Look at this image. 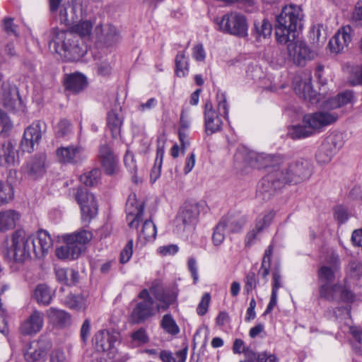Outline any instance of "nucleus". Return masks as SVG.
I'll list each match as a JSON object with an SVG mask.
<instances>
[{"label": "nucleus", "instance_id": "2f4dec72", "mask_svg": "<svg viewBox=\"0 0 362 362\" xmlns=\"http://www.w3.org/2000/svg\"><path fill=\"white\" fill-rule=\"evenodd\" d=\"M339 269V264L337 260L332 266L323 265L320 267L318 270V279L320 285L326 283H333Z\"/></svg>", "mask_w": 362, "mask_h": 362}, {"label": "nucleus", "instance_id": "6e6552de", "mask_svg": "<svg viewBox=\"0 0 362 362\" xmlns=\"http://www.w3.org/2000/svg\"><path fill=\"white\" fill-rule=\"evenodd\" d=\"M141 300L136 305L132 313V320L135 324L144 322L153 316L160 310L159 304H156L147 289H143L139 294Z\"/></svg>", "mask_w": 362, "mask_h": 362}, {"label": "nucleus", "instance_id": "6ab92c4d", "mask_svg": "<svg viewBox=\"0 0 362 362\" xmlns=\"http://www.w3.org/2000/svg\"><path fill=\"white\" fill-rule=\"evenodd\" d=\"M135 194H131L127 202V218L131 228H138L139 221L142 219L144 214L143 203H138L135 199Z\"/></svg>", "mask_w": 362, "mask_h": 362}, {"label": "nucleus", "instance_id": "c9c22d12", "mask_svg": "<svg viewBox=\"0 0 362 362\" xmlns=\"http://www.w3.org/2000/svg\"><path fill=\"white\" fill-rule=\"evenodd\" d=\"M47 317L53 324L64 326L70 320L69 315L62 310L50 308L47 310Z\"/></svg>", "mask_w": 362, "mask_h": 362}, {"label": "nucleus", "instance_id": "774afa93", "mask_svg": "<svg viewBox=\"0 0 362 362\" xmlns=\"http://www.w3.org/2000/svg\"><path fill=\"white\" fill-rule=\"evenodd\" d=\"M49 362H66V357L63 351L53 350L49 355Z\"/></svg>", "mask_w": 362, "mask_h": 362}, {"label": "nucleus", "instance_id": "0eeeda50", "mask_svg": "<svg viewBox=\"0 0 362 362\" xmlns=\"http://www.w3.org/2000/svg\"><path fill=\"white\" fill-rule=\"evenodd\" d=\"M91 239V234L82 230L64 236L65 244L56 250V255L62 259H74L84 250V245Z\"/></svg>", "mask_w": 362, "mask_h": 362}, {"label": "nucleus", "instance_id": "5fc2aeb1", "mask_svg": "<svg viewBox=\"0 0 362 362\" xmlns=\"http://www.w3.org/2000/svg\"><path fill=\"white\" fill-rule=\"evenodd\" d=\"M257 281L255 273L250 272L247 274L245 279V291L249 294L253 289L257 287Z\"/></svg>", "mask_w": 362, "mask_h": 362}, {"label": "nucleus", "instance_id": "412c9836", "mask_svg": "<svg viewBox=\"0 0 362 362\" xmlns=\"http://www.w3.org/2000/svg\"><path fill=\"white\" fill-rule=\"evenodd\" d=\"M94 341L98 351H107L115 346L117 334L110 333L106 329L100 330L95 334Z\"/></svg>", "mask_w": 362, "mask_h": 362}, {"label": "nucleus", "instance_id": "37998d69", "mask_svg": "<svg viewBox=\"0 0 362 362\" xmlns=\"http://www.w3.org/2000/svg\"><path fill=\"white\" fill-rule=\"evenodd\" d=\"M77 18L76 10L74 6L62 7L59 13L60 23L66 25H71Z\"/></svg>", "mask_w": 362, "mask_h": 362}, {"label": "nucleus", "instance_id": "9d476101", "mask_svg": "<svg viewBox=\"0 0 362 362\" xmlns=\"http://www.w3.org/2000/svg\"><path fill=\"white\" fill-rule=\"evenodd\" d=\"M47 125L42 121H36L28 127L23 134L21 143V148L24 152L31 153L35 149V145L38 144L42 134L46 132Z\"/></svg>", "mask_w": 362, "mask_h": 362}, {"label": "nucleus", "instance_id": "de8ad7c7", "mask_svg": "<svg viewBox=\"0 0 362 362\" xmlns=\"http://www.w3.org/2000/svg\"><path fill=\"white\" fill-rule=\"evenodd\" d=\"M161 327L166 332L172 335H175L180 332L178 326L170 314H166L163 317Z\"/></svg>", "mask_w": 362, "mask_h": 362}, {"label": "nucleus", "instance_id": "393cba45", "mask_svg": "<svg viewBox=\"0 0 362 362\" xmlns=\"http://www.w3.org/2000/svg\"><path fill=\"white\" fill-rule=\"evenodd\" d=\"M87 86V80L84 75L78 73L66 75L64 79L65 88L73 93H78Z\"/></svg>", "mask_w": 362, "mask_h": 362}, {"label": "nucleus", "instance_id": "ea45409f", "mask_svg": "<svg viewBox=\"0 0 362 362\" xmlns=\"http://www.w3.org/2000/svg\"><path fill=\"white\" fill-rule=\"evenodd\" d=\"M175 74L178 77H185L189 72V62L183 52L177 53L175 57Z\"/></svg>", "mask_w": 362, "mask_h": 362}, {"label": "nucleus", "instance_id": "49530a36", "mask_svg": "<svg viewBox=\"0 0 362 362\" xmlns=\"http://www.w3.org/2000/svg\"><path fill=\"white\" fill-rule=\"evenodd\" d=\"M220 221L225 222V229L230 233L240 231L243 224L237 217L230 216L223 217Z\"/></svg>", "mask_w": 362, "mask_h": 362}, {"label": "nucleus", "instance_id": "2eb2a0df", "mask_svg": "<svg viewBox=\"0 0 362 362\" xmlns=\"http://www.w3.org/2000/svg\"><path fill=\"white\" fill-rule=\"evenodd\" d=\"M56 155L59 162L62 163L78 164L86 158L80 146H62L57 149Z\"/></svg>", "mask_w": 362, "mask_h": 362}, {"label": "nucleus", "instance_id": "b1692460", "mask_svg": "<svg viewBox=\"0 0 362 362\" xmlns=\"http://www.w3.org/2000/svg\"><path fill=\"white\" fill-rule=\"evenodd\" d=\"M121 110V107H116L108 112L107 115V127L113 138H117L120 135L121 127L123 122Z\"/></svg>", "mask_w": 362, "mask_h": 362}, {"label": "nucleus", "instance_id": "c756f323", "mask_svg": "<svg viewBox=\"0 0 362 362\" xmlns=\"http://www.w3.org/2000/svg\"><path fill=\"white\" fill-rule=\"evenodd\" d=\"M20 215L14 210H6L0 212V232H6L15 228Z\"/></svg>", "mask_w": 362, "mask_h": 362}, {"label": "nucleus", "instance_id": "cd10ccee", "mask_svg": "<svg viewBox=\"0 0 362 362\" xmlns=\"http://www.w3.org/2000/svg\"><path fill=\"white\" fill-rule=\"evenodd\" d=\"M274 157L264 153H259L255 151L248 153L245 158L247 162L253 168H262L269 167L273 161Z\"/></svg>", "mask_w": 362, "mask_h": 362}, {"label": "nucleus", "instance_id": "7ed1b4c3", "mask_svg": "<svg viewBox=\"0 0 362 362\" xmlns=\"http://www.w3.org/2000/svg\"><path fill=\"white\" fill-rule=\"evenodd\" d=\"M303 13L299 6L286 5L276 16L275 35L279 43H286L296 38L298 30L303 27Z\"/></svg>", "mask_w": 362, "mask_h": 362}, {"label": "nucleus", "instance_id": "423d86ee", "mask_svg": "<svg viewBox=\"0 0 362 362\" xmlns=\"http://www.w3.org/2000/svg\"><path fill=\"white\" fill-rule=\"evenodd\" d=\"M217 29L228 35L240 38L247 36L248 23L247 18L238 12H230L214 19Z\"/></svg>", "mask_w": 362, "mask_h": 362}, {"label": "nucleus", "instance_id": "e2e57ef3", "mask_svg": "<svg viewBox=\"0 0 362 362\" xmlns=\"http://www.w3.org/2000/svg\"><path fill=\"white\" fill-rule=\"evenodd\" d=\"M295 90L298 94L302 95L303 98H306L312 90L311 84L310 82H302L295 87Z\"/></svg>", "mask_w": 362, "mask_h": 362}, {"label": "nucleus", "instance_id": "f8f14e48", "mask_svg": "<svg viewBox=\"0 0 362 362\" xmlns=\"http://www.w3.org/2000/svg\"><path fill=\"white\" fill-rule=\"evenodd\" d=\"M287 49L289 57L299 66H303L305 61L313 59L317 55L316 52L310 50L302 41H288Z\"/></svg>", "mask_w": 362, "mask_h": 362}, {"label": "nucleus", "instance_id": "603ef678", "mask_svg": "<svg viewBox=\"0 0 362 362\" xmlns=\"http://www.w3.org/2000/svg\"><path fill=\"white\" fill-rule=\"evenodd\" d=\"M323 144H327L335 153L340 149L343 146L342 136L341 134H332L327 137L323 141Z\"/></svg>", "mask_w": 362, "mask_h": 362}, {"label": "nucleus", "instance_id": "20e7f679", "mask_svg": "<svg viewBox=\"0 0 362 362\" xmlns=\"http://www.w3.org/2000/svg\"><path fill=\"white\" fill-rule=\"evenodd\" d=\"M50 35L52 39L49 43V48L53 47L54 51L66 61H78L86 52L78 37L71 32L52 28Z\"/></svg>", "mask_w": 362, "mask_h": 362}, {"label": "nucleus", "instance_id": "4d7b16f0", "mask_svg": "<svg viewBox=\"0 0 362 362\" xmlns=\"http://www.w3.org/2000/svg\"><path fill=\"white\" fill-rule=\"evenodd\" d=\"M133 253V240H129L123 250L121 251L119 261L122 264L127 263Z\"/></svg>", "mask_w": 362, "mask_h": 362}, {"label": "nucleus", "instance_id": "f3484780", "mask_svg": "<svg viewBox=\"0 0 362 362\" xmlns=\"http://www.w3.org/2000/svg\"><path fill=\"white\" fill-rule=\"evenodd\" d=\"M199 215V209L197 203H186L180 210L177 216V223H181L184 229L187 226H194Z\"/></svg>", "mask_w": 362, "mask_h": 362}, {"label": "nucleus", "instance_id": "c03bdc74", "mask_svg": "<svg viewBox=\"0 0 362 362\" xmlns=\"http://www.w3.org/2000/svg\"><path fill=\"white\" fill-rule=\"evenodd\" d=\"M335 153L330 147L322 143L316 153L317 161L321 164L328 163Z\"/></svg>", "mask_w": 362, "mask_h": 362}, {"label": "nucleus", "instance_id": "bb28decb", "mask_svg": "<svg viewBox=\"0 0 362 362\" xmlns=\"http://www.w3.org/2000/svg\"><path fill=\"white\" fill-rule=\"evenodd\" d=\"M15 149L9 141H0V166L8 167L15 162Z\"/></svg>", "mask_w": 362, "mask_h": 362}, {"label": "nucleus", "instance_id": "ddd939ff", "mask_svg": "<svg viewBox=\"0 0 362 362\" xmlns=\"http://www.w3.org/2000/svg\"><path fill=\"white\" fill-rule=\"evenodd\" d=\"M52 344L45 339L31 341L26 347L24 358L27 362H44Z\"/></svg>", "mask_w": 362, "mask_h": 362}, {"label": "nucleus", "instance_id": "09e8293b", "mask_svg": "<svg viewBox=\"0 0 362 362\" xmlns=\"http://www.w3.org/2000/svg\"><path fill=\"white\" fill-rule=\"evenodd\" d=\"M100 177V171L95 168L86 173L80 176V181L86 186H93L96 185Z\"/></svg>", "mask_w": 362, "mask_h": 362}, {"label": "nucleus", "instance_id": "a211bd4d", "mask_svg": "<svg viewBox=\"0 0 362 362\" xmlns=\"http://www.w3.org/2000/svg\"><path fill=\"white\" fill-rule=\"evenodd\" d=\"M43 324V313L38 310H34L33 313L21 323L20 332L23 335H33L41 330Z\"/></svg>", "mask_w": 362, "mask_h": 362}, {"label": "nucleus", "instance_id": "79ce46f5", "mask_svg": "<svg viewBox=\"0 0 362 362\" xmlns=\"http://www.w3.org/2000/svg\"><path fill=\"white\" fill-rule=\"evenodd\" d=\"M93 29V25L91 22L88 21H84L79 22L78 23L73 25L71 30H66L67 32H71L74 35H78L79 37H88L90 35Z\"/></svg>", "mask_w": 362, "mask_h": 362}, {"label": "nucleus", "instance_id": "7c9ffc66", "mask_svg": "<svg viewBox=\"0 0 362 362\" xmlns=\"http://www.w3.org/2000/svg\"><path fill=\"white\" fill-rule=\"evenodd\" d=\"M57 280L65 285H74L78 281V272L71 269L58 267L55 269Z\"/></svg>", "mask_w": 362, "mask_h": 362}, {"label": "nucleus", "instance_id": "8fccbe9b", "mask_svg": "<svg viewBox=\"0 0 362 362\" xmlns=\"http://www.w3.org/2000/svg\"><path fill=\"white\" fill-rule=\"evenodd\" d=\"M225 222L219 221L214 230L212 235V242L215 246H219L225 240L226 233Z\"/></svg>", "mask_w": 362, "mask_h": 362}, {"label": "nucleus", "instance_id": "473e14b6", "mask_svg": "<svg viewBox=\"0 0 362 362\" xmlns=\"http://www.w3.org/2000/svg\"><path fill=\"white\" fill-rule=\"evenodd\" d=\"M95 31L97 35L99 31L101 33L105 42L108 45L117 42L119 39V34L117 28L112 25H98L95 28Z\"/></svg>", "mask_w": 362, "mask_h": 362}, {"label": "nucleus", "instance_id": "c85d7f7f", "mask_svg": "<svg viewBox=\"0 0 362 362\" xmlns=\"http://www.w3.org/2000/svg\"><path fill=\"white\" fill-rule=\"evenodd\" d=\"M354 100V92L352 90H345L339 93L336 97L328 99L326 101L325 107L329 109H336L352 103Z\"/></svg>", "mask_w": 362, "mask_h": 362}, {"label": "nucleus", "instance_id": "69168bd1", "mask_svg": "<svg viewBox=\"0 0 362 362\" xmlns=\"http://www.w3.org/2000/svg\"><path fill=\"white\" fill-rule=\"evenodd\" d=\"M334 217L340 223H343L348 219V213L344 208L339 206L334 209Z\"/></svg>", "mask_w": 362, "mask_h": 362}, {"label": "nucleus", "instance_id": "bf43d9fd", "mask_svg": "<svg viewBox=\"0 0 362 362\" xmlns=\"http://www.w3.org/2000/svg\"><path fill=\"white\" fill-rule=\"evenodd\" d=\"M12 127V123L8 116L0 110V134L8 132Z\"/></svg>", "mask_w": 362, "mask_h": 362}, {"label": "nucleus", "instance_id": "5701e85b", "mask_svg": "<svg viewBox=\"0 0 362 362\" xmlns=\"http://www.w3.org/2000/svg\"><path fill=\"white\" fill-rule=\"evenodd\" d=\"M86 202L78 196V204L81 207L82 221L88 223L98 213V206L93 194L90 197H86Z\"/></svg>", "mask_w": 362, "mask_h": 362}, {"label": "nucleus", "instance_id": "13d9d810", "mask_svg": "<svg viewBox=\"0 0 362 362\" xmlns=\"http://www.w3.org/2000/svg\"><path fill=\"white\" fill-rule=\"evenodd\" d=\"M210 300L211 296L209 293H206L203 295L202 300L197 308V312L199 315L203 316L206 314L208 310Z\"/></svg>", "mask_w": 362, "mask_h": 362}, {"label": "nucleus", "instance_id": "338daca9", "mask_svg": "<svg viewBox=\"0 0 362 362\" xmlns=\"http://www.w3.org/2000/svg\"><path fill=\"white\" fill-rule=\"evenodd\" d=\"M350 82L354 86H362V65L352 73Z\"/></svg>", "mask_w": 362, "mask_h": 362}, {"label": "nucleus", "instance_id": "39448f33", "mask_svg": "<svg viewBox=\"0 0 362 362\" xmlns=\"http://www.w3.org/2000/svg\"><path fill=\"white\" fill-rule=\"evenodd\" d=\"M338 114L327 110L318 111L304 116L303 126H293L288 130L289 136L293 139H300L313 134V132L320 129L335 122Z\"/></svg>", "mask_w": 362, "mask_h": 362}, {"label": "nucleus", "instance_id": "1a4fd4ad", "mask_svg": "<svg viewBox=\"0 0 362 362\" xmlns=\"http://www.w3.org/2000/svg\"><path fill=\"white\" fill-rule=\"evenodd\" d=\"M1 103L7 111L14 113L25 112V106L16 86H12L8 83H4L1 86Z\"/></svg>", "mask_w": 362, "mask_h": 362}, {"label": "nucleus", "instance_id": "aec40b11", "mask_svg": "<svg viewBox=\"0 0 362 362\" xmlns=\"http://www.w3.org/2000/svg\"><path fill=\"white\" fill-rule=\"evenodd\" d=\"M98 157L105 172L107 175H112L116 172L117 159L109 146L104 144L100 146Z\"/></svg>", "mask_w": 362, "mask_h": 362}, {"label": "nucleus", "instance_id": "a878e982", "mask_svg": "<svg viewBox=\"0 0 362 362\" xmlns=\"http://www.w3.org/2000/svg\"><path fill=\"white\" fill-rule=\"evenodd\" d=\"M346 284L349 281L356 286H362V262L351 260L346 269Z\"/></svg>", "mask_w": 362, "mask_h": 362}, {"label": "nucleus", "instance_id": "052dcab7", "mask_svg": "<svg viewBox=\"0 0 362 362\" xmlns=\"http://www.w3.org/2000/svg\"><path fill=\"white\" fill-rule=\"evenodd\" d=\"M132 340L139 344H146L148 341V337L144 328H140L132 334Z\"/></svg>", "mask_w": 362, "mask_h": 362}, {"label": "nucleus", "instance_id": "72a5a7b5", "mask_svg": "<svg viewBox=\"0 0 362 362\" xmlns=\"http://www.w3.org/2000/svg\"><path fill=\"white\" fill-rule=\"evenodd\" d=\"M187 351V346L176 351L175 354L169 350H161L159 352V358L162 362H185Z\"/></svg>", "mask_w": 362, "mask_h": 362}, {"label": "nucleus", "instance_id": "9b49d317", "mask_svg": "<svg viewBox=\"0 0 362 362\" xmlns=\"http://www.w3.org/2000/svg\"><path fill=\"white\" fill-rule=\"evenodd\" d=\"M320 296L329 301L351 302L354 300L353 293L339 284H322L320 286Z\"/></svg>", "mask_w": 362, "mask_h": 362}, {"label": "nucleus", "instance_id": "680f3d73", "mask_svg": "<svg viewBox=\"0 0 362 362\" xmlns=\"http://www.w3.org/2000/svg\"><path fill=\"white\" fill-rule=\"evenodd\" d=\"M90 334V321L86 319L81 327L80 336L83 343H86Z\"/></svg>", "mask_w": 362, "mask_h": 362}, {"label": "nucleus", "instance_id": "f257e3e1", "mask_svg": "<svg viewBox=\"0 0 362 362\" xmlns=\"http://www.w3.org/2000/svg\"><path fill=\"white\" fill-rule=\"evenodd\" d=\"M52 246V240L45 230H40L36 235H30L24 230L18 229L7 236L2 249L4 258L22 263L32 257L43 258Z\"/></svg>", "mask_w": 362, "mask_h": 362}, {"label": "nucleus", "instance_id": "58836bf2", "mask_svg": "<svg viewBox=\"0 0 362 362\" xmlns=\"http://www.w3.org/2000/svg\"><path fill=\"white\" fill-rule=\"evenodd\" d=\"M34 296L38 303L45 305H49L52 298L50 288L45 284H40L36 287Z\"/></svg>", "mask_w": 362, "mask_h": 362}, {"label": "nucleus", "instance_id": "864d4df0", "mask_svg": "<svg viewBox=\"0 0 362 362\" xmlns=\"http://www.w3.org/2000/svg\"><path fill=\"white\" fill-rule=\"evenodd\" d=\"M71 124L66 119H62L56 127V135L58 137H65L71 132Z\"/></svg>", "mask_w": 362, "mask_h": 362}, {"label": "nucleus", "instance_id": "e433bc0d", "mask_svg": "<svg viewBox=\"0 0 362 362\" xmlns=\"http://www.w3.org/2000/svg\"><path fill=\"white\" fill-rule=\"evenodd\" d=\"M177 293V289H173L170 291H165L163 290L160 293H157L156 298L161 303L159 305L160 310H166L168 309L170 305L176 300Z\"/></svg>", "mask_w": 362, "mask_h": 362}, {"label": "nucleus", "instance_id": "f03ea898", "mask_svg": "<svg viewBox=\"0 0 362 362\" xmlns=\"http://www.w3.org/2000/svg\"><path fill=\"white\" fill-rule=\"evenodd\" d=\"M313 173V166L308 160H293L269 172L262 179L258 193L264 200H269L286 183L298 184L308 180Z\"/></svg>", "mask_w": 362, "mask_h": 362}, {"label": "nucleus", "instance_id": "a18cd8bd", "mask_svg": "<svg viewBox=\"0 0 362 362\" xmlns=\"http://www.w3.org/2000/svg\"><path fill=\"white\" fill-rule=\"evenodd\" d=\"M157 233L156 227L151 220H146L143 224L139 238H143L147 241L153 240L156 238Z\"/></svg>", "mask_w": 362, "mask_h": 362}, {"label": "nucleus", "instance_id": "4be33fe9", "mask_svg": "<svg viewBox=\"0 0 362 362\" xmlns=\"http://www.w3.org/2000/svg\"><path fill=\"white\" fill-rule=\"evenodd\" d=\"M274 217V213L269 211L257 218L255 228L247 234V245L252 244L253 241L257 238V235L271 224Z\"/></svg>", "mask_w": 362, "mask_h": 362}, {"label": "nucleus", "instance_id": "4468645a", "mask_svg": "<svg viewBox=\"0 0 362 362\" xmlns=\"http://www.w3.org/2000/svg\"><path fill=\"white\" fill-rule=\"evenodd\" d=\"M351 32L352 29L349 25L340 28L329 42L330 52L334 54L344 52L351 42Z\"/></svg>", "mask_w": 362, "mask_h": 362}, {"label": "nucleus", "instance_id": "a19ab883", "mask_svg": "<svg viewBox=\"0 0 362 362\" xmlns=\"http://www.w3.org/2000/svg\"><path fill=\"white\" fill-rule=\"evenodd\" d=\"M272 30V25L267 19H263L260 23H255V35L258 40L270 36Z\"/></svg>", "mask_w": 362, "mask_h": 362}, {"label": "nucleus", "instance_id": "3c124183", "mask_svg": "<svg viewBox=\"0 0 362 362\" xmlns=\"http://www.w3.org/2000/svg\"><path fill=\"white\" fill-rule=\"evenodd\" d=\"M13 197V189L8 183L0 181V206L9 202Z\"/></svg>", "mask_w": 362, "mask_h": 362}, {"label": "nucleus", "instance_id": "6e6d98bb", "mask_svg": "<svg viewBox=\"0 0 362 362\" xmlns=\"http://www.w3.org/2000/svg\"><path fill=\"white\" fill-rule=\"evenodd\" d=\"M218 110L221 115H223L226 119L228 118V106L226 102V95L223 93H217Z\"/></svg>", "mask_w": 362, "mask_h": 362}, {"label": "nucleus", "instance_id": "dca6fc26", "mask_svg": "<svg viewBox=\"0 0 362 362\" xmlns=\"http://www.w3.org/2000/svg\"><path fill=\"white\" fill-rule=\"evenodd\" d=\"M204 114L206 134L211 135L221 130L223 122L209 100H207L205 103Z\"/></svg>", "mask_w": 362, "mask_h": 362}, {"label": "nucleus", "instance_id": "4c0bfd02", "mask_svg": "<svg viewBox=\"0 0 362 362\" xmlns=\"http://www.w3.org/2000/svg\"><path fill=\"white\" fill-rule=\"evenodd\" d=\"M45 157L40 156L35 158L27 164V170L28 174L33 178H37L44 173Z\"/></svg>", "mask_w": 362, "mask_h": 362}, {"label": "nucleus", "instance_id": "f704fd0d", "mask_svg": "<svg viewBox=\"0 0 362 362\" xmlns=\"http://www.w3.org/2000/svg\"><path fill=\"white\" fill-rule=\"evenodd\" d=\"M64 303L66 307L78 310H85L87 307L86 298L81 294H68L64 299Z\"/></svg>", "mask_w": 362, "mask_h": 362}, {"label": "nucleus", "instance_id": "0e129e2a", "mask_svg": "<svg viewBox=\"0 0 362 362\" xmlns=\"http://www.w3.org/2000/svg\"><path fill=\"white\" fill-rule=\"evenodd\" d=\"M124 162L126 167L129 169L131 173H135L136 171V165L134 161V156L132 153L127 151L124 158Z\"/></svg>", "mask_w": 362, "mask_h": 362}]
</instances>
